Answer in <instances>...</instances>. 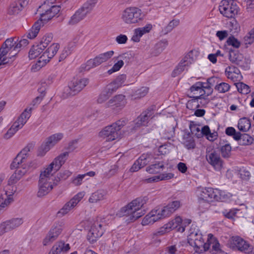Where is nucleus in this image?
<instances>
[{"instance_id": "nucleus-43", "label": "nucleus", "mask_w": 254, "mask_h": 254, "mask_svg": "<svg viewBox=\"0 0 254 254\" xmlns=\"http://www.w3.org/2000/svg\"><path fill=\"white\" fill-rule=\"evenodd\" d=\"M53 170L51 167L48 166L44 171L41 172L39 180L48 181L50 180V176L53 174Z\"/></svg>"}, {"instance_id": "nucleus-27", "label": "nucleus", "mask_w": 254, "mask_h": 254, "mask_svg": "<svg viewBox=\"0 0 254 254\" xmlns=\"http://www.w3.org/2000/svg\"><path fill=\"white\" fill-rule=\"evenodd\" d=\"M32 110V107L25 109L17 120L13 123L14 127H17L19 129L21 128L30 117Z\"/></svg>"}, {"instance_id": "nucleus-57", "label": "nucleus", "mask_w": 254, "mask_h": 254, "mask_svg": "<svg viewBox=\"0 0 254 254\" xmlns=\"http://www.w3.org/2000/svg\"><path fill=\"white\" fill-rule=\"evenodd\" d=\"M111 95L104 89L99 95L97 102L101 104L106 101Z\"/></svg>"}, {"instance_id": "nucleus-13", "label": "nucleus", "mask_w": 254, "mask_h": 254, "mask_svg": "<svg viewBox=\"0 0 254 254\" xmlns=\"http://www.w3.org/2000/svg\"><path fill=\"white\" fill-rule=\"evenodd\" d=\"M64 228V223L62 222L55 223L49 231L45 238L43 240V244L47 246L55 241Z\"/></svg>"}, {"instance_id": "nucleus-20", "label": "nucleus", "mask_w": 254, "mask_h": 254, "mask_svg": "<svg viewBox=\"0 0 254 254\" xmlns=\"http://www.w3.org/2000/svg\"><path fill=\"white\" fill-rule=\"evenodd\" d=\"M231 246L234 249L241 252L246 253L250 251V244L239 236L232 238Z\"/></svg>"}, {"instance_id": "nucleus-42", "label": "nucleus", "mask_w": 254, "mask_h": 254, "mask_svg": "<svg viewBox=\"0 0 254 254\" xmlns=\"http://www.w3.org/2000/svg\"><path fill=\"white\" fill-rule=\"evenodd\" d=\"M53 147L52 144L48 143V140L43 143L38 150V156H43Z\"/></svg>"}, {"instance_id": "nucleus-37", "label": "nucleus", "mask_w": 254, "mask_h": 254, "mask_svg": "<svg viewBox=\"0 0 254 254\" xmlns=\"http://www.w3.org/2000/svg\"><path fill=\"white\" fill-rule=\"evenodd\" d=\"M238 128L243 132H247L251 127V122L250 120L247 118H243L239 121L238 125Z\"/></svg>"}, {"instance_id": "nucleus-44", "label": "nucleus", "mask_w": 254, "mask_h": 254, "mask_svg": "<svg viewBox=\"0 0 254 254\" xmlns=\"http://www.w3.org/2000/svg\"><path fill=\"white\" fill-rule=\"evenodd\" d=\"M174 223H169L165 224L163 227H161L159 230L157 231L155 235L157 236H161L169 232L172 228H174L175 227L173 226Z\"/></svg>"}, {"instance_id": "nucleus-61", "label": "nucleus", "mask_w": 254, "mask_h": 254, "mask_svg": "<svg viewBox=\"0 0 254 254\" xmlns=\"http://www.w3.org/2000/svg\"><path fill=\"white\" fill-rule=\"evenodd\" d=\"M119 88V85H117L114 81H113L109 84L105 88V89L111 95H112V94L116 91V90Z\"/></svg>"}, {"instance_id": "nucleus-24", "label": "nucleus", "mask_w": 254, "mask_h": 254, "mask_svg": "<svg viewBox=\"0 0 254 254\" xmlns=\"http://www.w3.org/2000/svg\"><path fill=\"white\" fill-rule=\"evenodd\" d=\"M39 190L37 192L38 197L43 196L48 194L53 188L52 183L48 181L39 180Z\"/></svg>"}, {"instance_id": "nucleus-15", "label": "nucleus", "mask_w": 254, "mask_h": 254, "mask_svg": "<svg viewBox=\"0 0 254 254\" xmlns=\"http://www.w3.org/2000/svg\"><path fill=\"white\" fill-rule=\"evenodd\" d=\"M23 222L22 218H13L3 222L0 224V236L18 228Z\"/></svg>"}, {"instance_id": "nucleus-16", "label": "nucleus", "mask_w": 254, "mask_h": 254, "mask_svg": "<svg viewBox=\"0 0 254 254\" xmlns=\"http://www.w3.org/2000/svg\"><path fill=\"white\" fill-rule=\"evenodd\" d=\"M206 159L215 170L220 171L222 166V161L219 154L215 150L206 151Z\"/></svg>"}, {"instance_id": "nucleus-64", "label": "nucleus", "mask_w": 254, "mask_h": 254, "mask_svg": "<svg viewBox=\"0 0 254 254\" xmlns=\"http://www.w3.org/2000/svg\"><path fill=\"white\" fill-rule=\"evenodd\" d=\"M118 58L121 59L120 60H123L126 63H128L130 59L132 58V56L130 53H125L119 55Z\"/></svg>"}, {"instance_id": "nucleus-60", "label": "nucleus", "mask_w": 254, "mask_h": 254, "mask_svg": "<svg viewBox=\"0 0 254 254\" xmlns=\"http://www.w3.org/2000/svg\"><path fill=\"white\" fill-rule=\"evenodd\" d=\"M77 139L73 140L70 141L66 148V149L67 150V152H68L69 153V152L73 151L75 149L77 148Z\"/></svg>"}, {"instance_id": "nucleus-34", "label": "nucleus", "mask_w": 254, "mask_h": 254, "mask_svg": "<svg viewBox=\"0 0 254 254\" xmlns=\"http://www.w3.org/2000/svg\"><path fill=\"white\" fill-rule=\"evenodd\" d=\"M165 168V162L163 161L156 162L146 168V171L150 174L159 173Z\"/></svg>"}, {"instance_id": "nucleus-55", "label": "nucleus", "mask_w": 254, "mask_h": 254, "mask_svg": "<svg viewBox=\"0 0 254 254\" xmlns=\"http://www.w3.org/2000/svg\"><path fill=\"white\" fill-rule=\"evenodd\" d=\"M18 129H19L17 127H14V124H13L11 127L9 128L7 132L4 134L3 138L6 139H9Z\"/></svg>"}, {"instance_id": "nucleus-8", "label": "nucleus", "mask_w": 254, "mask_h": 254, "mask_svg": "<svg viewBox=\"0 0 254 254\" xmlns=\"http://www.w3.org/2000/svg\"><path fill=\"white\" fill-rule=\"evenodd\" d=\"M61 9L60 5H53L47 8V5L44 3L39 6L38 11L40 12V19L43 23H46L57 15Z\"/></svg>"}, {"instance_id": "nucleus-58", "label": "nucleus", "mask_w": 254, "mask_h": 254, "mask_svg": "<svg viewBox=\"0 0 254 254\" xmlns=\"http://www.w3.org/2000/svg\"><path fill=\"white\" fill-rule=\"evenodd\" d=\"M152 28V25L151 24H148L144 27L138 28L136 29L138 32V34H140L142 36L144 34L149 32Z\"/></svg>"}, {"instance_id": "nucleus-9", "label": "nucleus", "mask_w": 254, "mask_h": 254, "mask_svg": "<svg viewBox=\"0 0 254 254\" xmlns=\"http://www.w3.org/2000/svg\"><path fill=\"white\" fill-rule=\"evenodd\" d=\"M154 112L151 109H148L144 112H142L140 115L135 120L130 131L133 132L137 129V128L141 126H147V124L150 120L153 117Z\"/></svg>"}, {"instance_id": "nucleus-51", "label": "nucleus", "mask_w": 254, "mask_h": 254, "mask_svg": "<svg viewBox=\"0 0 254 254\" xmlns=\"http://www.w3.org/2000/svg\"><path fill=\"white\" fill-rule=\"evenodd\" d=\"M232 147L230 144H226L221 147V153L224 158L230 157Z\"/></svg>"}, {"instance_id": "nucleus-38", "label": "nucleus", "mask_w": 254, "mask_h": 254, "mask_svg": "<svg viewBox=\"0 0 254 254\" xmlns=\"http://www.w3.org/2000/svg\"><path fill=\"white\" fill-rule=\"evenodd\" d=\"M243 55L237 50L230 49L229 53V59L231 62L237 64L242 59Z\"/></svg>"}, {"instance_id": "nucleus-41", "label": "nucleus", "mask_w": 254, "mask_h": 254, "mask_svg": "<svg viewBox=\"0 0 254 254\" xmlns=\"http://www.w3.org/2000/svg\"><path fill=\"white\" fill-rule=\"evenodd\" d=\"M20 3L16 2L12 3L9 7L8 13L10 15H16L18 14L22 9Z\"/></svg>"}, {"instance_id": "nucleus-39", "label": "nucleus", "mask_w": 254, "mask_h": 254, "mask_svg": "<svg viewBox=\"0 0 254 254\" xmlns=\"http://www.w3.org/2000/svg\"><path fill=\"white\" fill-rule=\"evenodd\" d=\"M174 175L172 173H163L157 176H154L148 179V182H158L162 180H168L173 178Z\"/></svg>"}, {"instance_id": "nucleus-31", "label": "nucleus", "mask_w": 254, "mask_h": 254, "mask_svg": "<svg viewBox=\"0 0 254 254\" xmlns=\"http://www.w3.org/2000/svg\"><path fill=\"white\" fill-rule=\"evenodd\" d=\"M70 249L69 244H65L63 242L56 243L50 251L51 254H60L61 252H66Z\"/></svg>"}, {"instance_id": "nucleus-3", "label": "nucleus", "mask_w": 254, "mask_h": 254, "mask_svg": "<svg viewBox=\"0 0 254 254\" xmlns=\"http://www.w3.org/2000/svg\"><path fill=\"white\" fill-rule=\"evenodd\" d=\"M127 122V119L122 118L112 125L105 127L99 132V135L107 141H113L119 137L121 134L120 130Z\"/></svg>"}, {"instance_id": "nucleus-7", "label": "nucleus", "mask_w": 254, "mask_h": 254, "mask_svg": "<svg viewBox=\"0 0 254 254\" xmlns=\"http://www.w3.org/2000/svg\"><path fill=\"white\" fill-rule=\"evenodd\" d=\"M220 13L226 17L234 18L239 10V7L234 0H222L219 7Z\"/></svg>"}, {"instance_id": "nucleus-47", "label": "nucleus", "mask_w": 254, "mask_h": 254, "mask_svg": "<svg viewBox=\"0 0 254 254\" xmlns=\"http://www.w3.org/2000/svg\"><path fill=\"white\" fill-rule=\"evenodd\" d=\"M52 40L53 34L52 33L46 34L41 40L39 45L45 49L48 46L49 44L51 42Z\"/></svg>"}, {"instance_id": "nucleus-14", "label": "nucleus", "mask_w": 254, "mask_h": 254, "mask_svg": "<svg viewBox=\"0 0 254 254\" xmlns=\"http://www.w3.org/2000/svg\"><path fill=\"white\" fill-rule=\"evenodd\" d=\"M64 228V223L62 222L55 223L49 231L45 238L43 240V244L47 246L55 241Z\"/></svg>"}, {"instance_id": "nucleus-50", "label": "nucleus", "mask_w": 254, "mask_h": 254, "mask_svg": "<svg viewBox=\"0 0 254 254\" xmlns=\"http://www.w3.org/2000/svg\"><path fill=\"white\" fill-rule=\"evenodd\" d=\"M244 41L245 45H251L254 42V28L244 37Z\"/></svg>"}, {"instance_id": "nucleus-48", "label": "nucleus", "mask_w": 254, "mask_h": 254, "mask_svg": "<svg viewBox=\"0 0 254 254\" xmlns=\"http://www.w3.org/2000/svg\"><path fill=\"white\" fill-rule=\"evenodd\" d=\"M238 91L242 94H246L250 92V88L248 85L243 82L235 83Z\"/></svg>"}, {"instance_id": "nucleus-17", "label": "nucleus", "mask_w": 254, "mask_h": 254, "mask_svg": "<svg viewBox=\"0 0 254 254\" xmlns=\"http://www.w3.org/2000/svg\"><path fill=\"white\" fill-rule=\"evenodd\" d=\"M102 226L98 222L94 223L89 231L87 238L90 243H94L97 239L101 237L104 233Z\"/></svg>"}, {"instance_id": "nucleus-19", "label": "nucleus", "mask_w": 254, "mask_h": 254, "mask_svg": "<svg viewBox=\"0 0 254 254\" xmlns=\"http://www.w3.org/2000/svg\"><path fill=\"white\" fill-rule=\"evenodd\" d=\"M163 218H164L160 209H154L144 217L141 224L142 225L152 224L156 221Z\"/></svg>"}, {"instance_id": "nucleus-59", "label": "nucleus", "mask_w": 254, "mask_h": 254, "mask_svg": "<svg viewBox=\"0 0 254 254\" xmlns=\"http://www.w3.org/2000/svg\"><path fill=\"white\" fill-rule=\"evenodd\" d=\"M63 165V164H62L61 161L56 157L53 162L49 165V166L51 167L55 172H57L60 169Z\"/></svg>"}, {"instance_id": "nucleus-26", "label": "nucleus", "mask_w": 254, "mask_h": 254, "mask_svg": "<svg viewBox=\"0 0 254 254\" xmlns=\"http://www.w3.org/2000/svg\"><path fill=\"white\" fill-rule=\"evenodd\" d=\"M32 148V144H28L24 147L16 156L12 162V166L19 163H25L28 152Z\"/></svg>"}, {"instance_id": "nucleus-5", "label": "nucleus", "mask_w": 254, "mask_h": 254, "mask_svg": "<svg viewBox=\"0 0 254 254\" xmlns=\"http://www.w3.org/2000/svg\"><path fill=\"white\" fill-rule=\"evenodd\" d=\"M98 0H88L77 10L68 21L69 25H74L84 19L95 7Z\"/></svg>"}, {"instance_id": "nucleus-21", "label": "nucleus", "mask_w": 254, "mask_h": 254, "mask_svg": "<svg viewBox=\"0 0 254 254\" xmlns=\"http://www.w3.org/2000/svg\"><path fill=\"white\" fill-rule=\"evenodd\" d=\"M84 196L83 192H79L67 202L59 211V214L64 215L66 214L72 208L74 207Z\"/></svg>"}, {"instance_id": "nucleus-63", "label": "nucleus", "mask_w": 254, "mask_h": 254, "mask_svg": "<svg viewBox=\"0 0 254 254\" xmlns=\"http://www.w3.org/2000/svg\"><path fill=\"white\" fill-rule=\"evenodd\" d=\"M238 210L237 209H231L229 211L227 210H225L223 211V215L229 219H233L234 216L236 214Z\"/></svg>"}, {"instance_id": "nucleus-11", "label": "nucleus", "mask_w": 254, "mask_h": 254, "mask_svg": "<svg viewBox=\"0 0 254 254\" xmlns=\"http://www.w3.org/2000/svg\"><path fill=\"white\" fill-rule=\"evenodd\" d=\"M114 54V52L113 51H110L100 54L93 59H90L86 63L85 69L86 70H89L91 68L99 65L110 59Z\"/></svg>"}, {"instance_id": "nucleus-45", "label": "nucleus", "mask_w": 254, "mask_h": 254, "mask_svg": "<svg viewBox=\"0 0 254 254\" xmlns=\"http://www.w3.org/2000/svg\"><path fill=\"white\" fill-rule=\"evenodd\" d=\"M63 136L64 135L62 133H58L53 134L49 137L47 139L48 140V143L54 146L63 138Z\"/></svg>"}, {"instance_id": "nucleus-1", "label": "nucleus", "mask_w": 254, "mask_h": 254, "mask_svg": "<svg viewBox=\"0 0 254 254\" xmlns=\"http://www.w3.org/2000/svg\"><path fill=\"white\" fill-rule=\"evenodd\" d=\"M148 200L147 196L137 198L122 208L121 212L125 215H128L129 218L127 220L134 221L145 214L144 210L142 208Z\"/></svg>"}, {"instance_id": "nucleus-28", "label": "nucleus", "mask_w": 254, "mask_h": 254, "mask_svg": "<svg viewBox=\"0 0 254 254\" xmlns=\"http://www.w3.org/2000/svg\"><path fill=\"white\" fill-rule=\"evenodd\" d=\"M107 193L108 192L105 190H98L91 194L89 198V201L90 203H94L104 200L107 197Z\"/></svg>"}, {"instance_id": "nucleus-53", "label": "nucleus", "mask_w": 254, "mask_h": 254, "mask_svg": "<svg viewBox=\"0 0 254 254\" xmlns=\"http://www.w3.org/2000/svg\"><path fill=\"white\" fill-rule=\"evenodd\" d=\"M230 88L229 84L225 82H221L215 87V89L220 93H225L229 91Z\"/></svg>"}, {"instance_id": "nucleus-30", "label": "nucleus", "mask_w": 254, "mask_h": 254, "mask_svg": "<svg viewBox=\"0 0 254 254\" xmlns=\"http://www.w3.org/2000/svg\"><path fill=\"white\" fill-rule=\"evenodd\" d=\"M149 162L147 161V155H142L136 161H135L131 167L130 168L131 172H135L143 167Z\"/></svg>"}, {"instance_id": "nucleus-49", "label": "nucleus", "mask_w": 254, "mask_h": 254, "mask_svg": "<svg viewBox=\"0 0 254 254\" xmlns=\"http://www.w3.org/2000/svg\"><path fill=\"white\" fill-rule=\"evenodd\" d=\"M190 132L192 134L194 135L197 138L201 137V129L196 125L194 124L193 122H191L190 124Z\"/></svg>"}, {"instance_id": "nucleus-29", "label": "nucleus", "mask_w": 254, "mask_h": 254, "mask_svg": "<svg viewBox=\"0 0 254 254\" xmlns=\"http://www.w3.org/2000/svg\"><path fill=\"white\" fill-rule=\"evenodd\" d=\"M234 139L237 141L241 145H248L251 144L254 138L247 133H239L234 137Z\"/></svg>"}, {"instance_id": "nucleus-2", "label": "nucleus", "mask_w": 254, "mask_h": 254, "mask_svg": "<svg viewBox=\"0 0 254 254\" xmlns=\"http://www.w3.org/2000/svg\"><path fill=\"white\" fill-rule=\"evenodd\" d=\"M188 242L193 247L196 252L206 251L210 247V244L204 243L203 236L196 226L192 224L189 230Z\"/></svg>"}, {"instance_id": "nucleus-25", "label": "nucleus", "mask_w": 254, "mask_h": 254, "mask_svg": "<svg viewBox=\"0 0 254 254\" xmlns=\"http://www.w3.org/2000/svg\"><path fill=\"white\" fill-rule=\"evenodd\" d=\"M180 206V202L178 200H175L168 204L163 208L160 209L164 218L169 216L174 212Z\"/></svg>"}, {"instance_id": "nucleus-18", "label": "nucleus", "mask_w": 254, "mask_h": 254, "mask_svg": "<svg viewBox=\"0 0 254 254\" xmlns=\"http://www.w3.org/2000/svg\"><path fill=\"white\" fill-rule=\"evenodd\" d=\"M127 104L126 96L122 94H119L114 96L110 99L106 104V108L113 107V109L117 110L123 109Z\"/></svg>"}, {"instance_id": "nucleus-10", "label": "nucleus", "mask_w": 254, "mask_h": 254, "mask_svg": "<svg viewBox=\"0 0 254 254\" xmlns=\"http://www.w3.org/2000/svg\"><path fill=\"white\" fill-rule=\"evenodd\" d=\"M198 197L199 207L203 205L205 208H207L209 206L208 202L212 201V199H216L217 196L212 188H205L201 189Z\"/></svg>"}, {"instance_id": "nucleus-32", "label": "nucleus", "mask_w": 254, "mask_h": 254, "mask_svg": "<svg viewBox=\"0 0 254 254\" xmlns=\"http://www.w3.org/2000/svg\"><path fill=\"white\" fill-rule=\"evenodd\" d=\"M44 23L43 21H41L40 19V20L36 21L29 30L27 37L31 39L35 38L40 30L42 24H43Z\"/></svg>"}, {"instance_id": "nucleus-12", "label": "nucleus", "mask_w": 254, "mask_h": 254, "mask_svg": "<svg viewBox=\"0 0 254 254\" xmlns=\"http://www.w3.org/2000/svg\"><path fill=\"white\" fill-rule=\"evenodd\" d=\"M64 228V223L62 222L55 223L49 231L45 238L43 240V244L47 246L55 241Z\"/></svg>"}, {"instance_id": "nucleus-6", "label": "nucleus", "mask_w": 254, "mask_h": 254, "mask_svg": "<svg viewBox=\"0 0 254 254\" xmlns=\"http://www.w3.org/2000/svg\"><path fill=\"white\" fill-rule=\"evenodd\" d=\"M89 83L87 78L73 79L68 83V86L64 88L63 96H74L80 92Z\"/></svg>"}, {"instance_id": "nucleus-35", "label": "nucleus", "mask_w": 254, "mask_h": 254, "mask_svg": "<svg viewBox=\"0 0 254 254\" xmlns=\"http://www.w3.org/2000/svg\"><path fill=\"white\" fill-rule=\"evenodd\" d=\"M203 85V82H197L190 87V91L191 92H193L194 94H197L198 93L199 95V96H195V98H200L201 96L203 95V93L204 92Z\"/></svg>"}, {"instance_id": "nucleus-40", "label": "nucleus", "mask_w": 254, "mask_h": 254, "mask_svg": "<svg viewBox=\"0 0 254 254\" xmlns=\"http://www.w3.org/2000/svg\"><path fill=\"white\" fill-rule=\"evenodd\" d=\"M184 144L188 149H192L195 147V141L193 137L190 136V133L184 137Z\"/></svg>"}, {"instance_id": "nucleus-62", "label": "nucleus", "mask_w": 254, "mask_h": 254, "mask_svg": "<svg viewBox=\"0 0 254 254\" xmlns=\"http://www.w3.org/2000/svg\"><path fill=\"white\" fill-rule=\"evenodd\" d=\"M126 80V75L121 74L119 75L113 81L117 85H119V87L122 86L125 83Z\"/></svg>"}, {"instance_id": "nucleus-4", "label": "nucleus", "mask_w": 254, "mask_h": 254, "mask_svg": "<svg viewBox=\"0 0 254 254\" xmlns=\"http://www.w3.org/2000/svg\"><path fill=\"white\" fill-rule=\"evenodd\" d=\"M144 14L141 9L135 6L127 7L122 12L121 18L127 24H134L142 21Z\"/></svg>"}, {"instance_id": "nucleus-33", "label": "nucleus", "mask_w": 254, "mask_h": 254, "mask_svg": "<svg viewBox=\"0 0 254 254\" xmlns=\"http://www.w3.org/2000/svg\"><path fill=\"white\" fill-rule=\"evenodd\" d=\"M10 168L11 169H15V173L21 179L28 171L29 167L25 164L19 163L12 166V163L11 164Z\"/></svg>"}, {"instance_id": "nucleus-52", "label": "nucleus", "mask_w": 254, "mask_h": 254, "mask_svg": "<svg viewBox=\"0 0 254 254\" xmlns=\"http://www.w3.org/2000/svg\"><path fill=\"white\" fill-rule=\"evenodd\" d=\"M250 64L251 60L249 58H247L243 56L242 59H241V61L237 64V65H239L243 69L247 70L249 69Z\"/></svg>"}, {"instance_id": "nucleus-23", "label": "nucleus", "mask_w": 254, "mask_h": 254, "mask_svg": "<svg viewBox=\"0 0 254 254\" xmlns=\"http://www.w3.org/2000/svg\"><path fill=\"white\" fill-rule=\"evenodd\" d=\"M191 53L187 54L181 61L178 65L173 70L172 76L176 77L181 74L185 69L186 66H189L191 63L192 58L190 57Z\"/></svg>"}, {"instance_id": "nucleus-36", "label": "nucleus", "mask_w": 254, "mask_h": 254, "mask_svg": "<svg viewBox=\"0 0 254 254\" xmlns=\"http://www.w3.org/2000/svg\"><path fill=\"white\" fill-rule=\"evenodd\" d=\"M44 50L39 44L33 46L29 52V58L30 59H35L42 53Z\"/></svg>"}, {"instance_id": "nucleus-54", "label": "nucleus", "mask_w": 254, "mask_h": 254, "mask_svg": "<svg viewBox=\"0 0 254 254\" xmlns=\"http://www.w3.org/2000/svg\"><path fill=\"white\" fill-rule=\"evenodd\" d=\"M13 194V192L6 191V194L7 195V198L3 200V198L0 199V206L1 207L4 208L6 207L7 205H8L11 201L12 198L10 197V196Z\"/></svg>"}, {"instance_id": "nucleus-56", "label": "nucleus", "mask_w": 254, "mask_h": 254, "mask_svg": "<svg viewBox=\"0 0 254 254\" xmlns=\"http://www.w3.org/2000/svg\"><path fill=\"white\" fill-rule=\"evenodd\" d=\"M227 43L228 45H231L236 48H239L241 45L240 42L233 36L228 38Z\"/></svg>"}, {"instance_id": "nucleus-46", "label": "nucleus", "mask_w": 254, "mask_h": 254, "mask_svg": "<svg viewBox=\"0 0 254 254\" xmlns=\"http://www.w3.org/2000/svg\"><path fill=\"white\" fill-rule=\"evenodd\" d=\"M179 23L180 20L179 19H173L171 21L163 30L164 34H167L172 31L175 27L179 25Z\"/></svg>"}, {"instance_id": "nucleus-22", "label": "nucleus", "mask_w": 254, "mask_h": 254, "mask_svg": "<svg viewBox=\"0 0 254 254\" xmlns=\"http://www.w3.org/2000/svg\"><path fill=\"white\" fill-rule=\"evenodd\" d=\"M60 48V45L57 43H54L51 45L40 56L39 62L41 61H44L45 63L49 62L57 53Z\"/></svg>"}]
</instances>
